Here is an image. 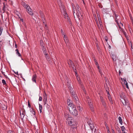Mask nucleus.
I'll return each mask as SVG.
<instances>
[{"instance_id": "obj_1", "label": "nucleus", "mask_w": 133, "mask_h": 133, "mask_svg": "<svg viewBox=\"0 0 133 133\" xmlns=\"http://www.w3.org/2000/svg\"><path fill=\"white\" fill-rule=\"evenodd\" d=\"M76 11H75V19L76 21H77V19L79 21L80 19L82 17L83 14L82 11L81 9L77 4H76Z\"/></svg>"}, {"instance_id": "obj_2", "label": "nucleus", "mask_w": 133, "mask_h": 133, "mask_svg": "<svg viewBox=\"0 0 133 133\" xmlns=\"http://www.w3.org/2000/svg\"><path fill=\"white\" fill-rule=\"evenodd\" d=\"M68 108L70 113L73 116H76L78 115V112L76 107L72 103L68 104Z\"/></svg>"}, {"instance_id": "obj_3", "label": "nucleus", "mask_w": 133, "mask_h": 133, "mask_svg": "<svg viewBox=\"0 0 133 133\" xmlns=\"http://www.w3.org/2000/svg\"><path fill=\"white\" fill-rule=\"evenodd\" d=\"M69 88L71 96L74 98L75 102L77 103L78 102L79 99L76 94L75 89H73L71 87H70V86H69Z\"/></svg>"}, {"instance_id": "obj_4", "label": "nucleus", "mask_w": 133, "mask_h": 133, "mask_svg": "<svg viewBox=\"0 0 133 133\" xmlns=\"http://www.w3.org/2000/svg\"><path fill=\"white\" fill-rule=\"evenodd\" d=\"M120 99L122 102L123 104L125 106L128 104V101L126 97L125 94L123 92H122L120 94Z\"/></svg>"}, {"instance_id": "obj_5", "label": "nucleus", "mask_w": 133, "mask_h": 133, "mask_svg": "<svg viewBox=\"0 0 133 133\" xmlns=\"http://www.w3.org/2000/svg\"><path fill=\"white\" fill-rule=\"evenodd\" d=\"M88 123L90 125L91 130L92 131L95 128V126L93 122L91 120H89L88 121Z\"/></svg>"}, {"instance_id": "obj_6", "label": "nucleus", "mask_w": 133, "mask_h": 133, "mask_svg": "<svg viewBox=\"0 0 133 133\" xmlns=\"http://www.w3.org/2000/svg\"><path fill=\"white\" fill-rule=\"evenodd\" d=\"M25 111L24 109H22L20 111V114L21 115V118L23 119L25 116Z\"/></svg>"}, {"instance_id": "obj_7", "label": "nucleus", "mask_w": 133, "mask_h": 133, "mask_svg": "<svg viewBox=\"0 0 133 133\" xmlns=\"http://www.w3.org/2000/svg\"><path fill=\"white\" fill-rule=\"evenodd\" d=\"M26 9V11L28 12V14L31 15H33V14L32 12V10L31 8L29 6L27 9Z\"/></svg>"}, {"instance_id": "obj_8", "label": "nucleus", "mask_w": 133, "mask_h": 133, "mask_svg": "<svg viewBox=\"0 0 133 133\" xmlns=\"http://www.w3.org/2000/svg\"><path fill=\"white\" fill-rule=\"evenodd\" d=\"M100 98L101 99V101L102 102V105H103L104 107H106V103L104 100V99L103 97L102 96H100Z\"/></svg>"}, {"instance_id": "obj_9", "label": "nucleus", "mask_w": 133, "mask_h": 133, "mask_svg": "<svg viewBox=\"0 0 133 133\" xmlns=\"http://www.w3.org/2000/svg\"><path fill=\"white\" fill-rule=\"evenodd\" d=\"M76 125L77 123L75 121V120H74V121H73L72 123H71V124L70 125V126H71V128L73 129H74L76 127Z\"/></svg>"}, {"instance_id": "obj_10", "label": "nucleus", "mask_w": 133, "mask_h": 133, "mask_svg": "<svg viewBox=\"0 0 133 133\" xmlns=\"http://www.w3.org/2000/svg\"><path fill=\"white\" fill-rule=\"evenodd\" d=\"M72 7L73 8V14L75 18V11H76V7H75L74 4H72Z\"/></svg>"}, {"instance_id": "obj_11", "label": "nucleus", "mask_w": 133, "mask_h": 133, "mask_svg": "<svg viewBox=\"0 0 133 133\" xmlns=\"http://www.w3.org/2000/svg\"><path fill=\"white\" fill-rule=\"evenodd\" d=\"M88 103L89 107L90 108V110L91 111L93 112L94 111V108L93 106H92V104L91 102L90 103L89 102Z\"/></svg>"}, {"instance_id": "obj_12", "label": "nucleus", "mask_w": 133, "mask_h": 133, "mask_svg": "<svg viewBox=\"0 0 133 133\" xmlns=\"http://www.w3.org/2000/svg\"><path fill=\"white\" fill-rule=\"evenodd\" d=\"M37 76L36 74L33 75L32 78V80L33 82H34L35 83H36V78Z\"/></svg>"}, {"instance_id": "obj_13", "label": "nucleus", "mask_w": 133, "mask_h": 133, "mask_svg": "<svg viewBox=\"0 0 133 133\" xmlns=\"http://www.w3.org/2000/svg\"><path fill=\"white\" fill-rule=\"evenodd\" d=\"M69 119H68L67 122H68L69 124L70 125L71 124V123H72L73 121H74V119L71 118H69Z\"/></svg>"}, {"instance_id": "obj_14", "label": "nucleus", "mask_w": 133, "mask_h": 133, "mask_svg": "<svg viewBox=\"0 0 133 133\" xmlns=\"http://www.w3.org/2000/svg\"><path fill=\"white\" fill-rule=\"evenodd\" d=\"M67 63L70 66H72L73 65H74L72 61L70 59L69 60H69H68Z\"/></svg>"}, {"instance_id": "obj_15", "label": "nucleus", "mask_w": 133, "mask_h": 133, "mask_svg": "<svg viewBox=\"0 0 133 133\" xmlns=\"http://www.w3.org/2000/svg\"><path fill=\"white\" fill-rule=\"evenodd\" d=\"M77 105V108L78 110H81V109H82V108L80 106V105L79 103H80L79 102V100H78V102L77 103H76Z\"/></svg>"}, {"instance_id": "obj_16", "label": "nucleus", "mask_w": 133, "mask_h": 133, "mask_svg": "<svg viewBox=\"0 0 133 133\" xmlns=\"http://www.w3.org/2000/svg\"><path fill=\"white\" fill-rule=\"evenodd\" d=\"M64 38L66 43V44L67 43H68L69 42V40L68 39L67 36H65V35H64Z\"/></svg>"}, {"instance_id": "obj_17", "label": "nucleus", "mask_w": 133, "mask_h": 133, "mask_svg": "<svg viewBox=\"0 0 133 133\" xmlns=\"http://www.w3.org/2000/svg\"><path fill=\"white\" fill-rule=\"evenodd\" d=\"M112 58L113 61H115L116 60V55L112 54Z\"/></svg>"}, {"instance_id": "obj_18", "label": "nucleus", "mask_w": 133, "mask_h": 133, "mask_svg": "<svg viewBox=\"0 0 133 133\" xmlns=\"http://www.w3.org/2000/svg\"><path fill=\"white\" fill-rule=\"evenodd\" d=\"M22 5L26 9H27L28 8L29 6H28L27 4H26L25 2H22Z\"/></svg>"}, {"instance_id": "obj_19", "label": "nucleus", "mask_w": 133, "mask_h": 133, "mask_svg": "<svg viewBox=\"0 0 133 133\" xmlns=\"http://www.w3.org/2000/svg\"><path fill=\"white\" fill-rule=\"evenodd\" d=\"M118 119L119 120V123L121 124L122 125L123 123V121L121 118V117L120 116H119L118 117Z\"/></svg>"}, {"instance_id": "obj_20", "label": "nucleus", "mask_w": 133, "mask_h": 133, "mask_svg": "<svg viewBox=\"0 0 133 133\" xmlns=\"http://www.w3.org/2000/svg\"><path fill=\"white\" fill-rule=\"evenodd\" d=\"M30 112L33 114L34 115H35V112L34 111V109L32 108H31V109H30Z\"/></svg>"}, {"instance_id": "obj_21", "label": "nucleus", "mask_w": 133, "mask_h": 133, "mask_svg": "<svg viewBox=\"0 0 133 133\" xmlns=\"http://www.w3.org/2000/svg\"><path fill=\"white\" fill-rule=\"evenodd\" d=\"M64 116L65 117V119H66V120L68 121V119H69V118H71L69 117V115H68L67 114H64Z\"/></svg>"}, {"instance_id": "obj_22", "label": "nucleus", "mask_w": 133, "mask_h": 133, "mask_svg": "<svg viewBox=\"0 0 133 133\" xmlns=\"http://www.w3.org/2000/svg\"><path fill=\"white\" fill-rule=\"evenodd\" d=\"M64 116L65 117V119H66V120L68 121V119H69V118H71L69 117V115H68L67 114H64Z\"/></svg>"}, {"instance_id": "obj_23", "label": "nucleus", "mask_w": 133, "mask_h": 133, "mask_svg": "<svg viewBox=\"0 0 133 133\" xmlns=\"http://www.w3.org/2000/svg\"><path fill=\"white\" fill-rule=\"evenodd\" d=\"M10 120L11 122H12L15 121L16 119L13 116H12L10 117Z\"/></svg>"}, {"instance_id": "obj_24", "label": "nucleus", "mask_w": 133, "mask_h": 133, "mask_svg": "<svg viewBox=\"0 0 133 133\" xmlns=\"http://www.w3.org/2000/svg\"><path fill=\"white\" fill-rule=\"evenodd\" d=\"M108 98L110 101V102L112 104L113 103V101L112 99V98H111L110 96H108Z\"/></svg>"}, {"instance_id": "obj_25", "label": "nucleus", "mask_w": 133, "mask_h": 133, "mask_svg": "<svg viewBox=\"0 0 133 133\" xmlns=\"http://www.w3.org/2000/svg\"><path fill=\"white\" fill-rule=\"evenodd\" d=\"M39 110L40 111V112L41 113L42 112V105H41L40 104H39Z\"/></svg>"}, {"instance_id": "obj_26", "label": "nucleus", "mask_w": 133, "mask_h": 133, "mask_svg": "<svg viewBox=\"0 0 133 133\" xmlns=\"http://www.w3.org/2000/svg\"><path fill=\"white\" fill-rule=\"evenodd\" d=\"M15 51L16 52V54H17L19 56L21 57V55L19 52L18 50V49H16Z\"/></svg>"}, {"instance_id": "obj_27", "label": "nucleus", "mask_w": 133, "mask_h": 133, "mask_svg": "<svg viewBox=\"0 0 133 133\" xmlns=\"http://www.w3.org/2000/svg\"><path fill=\"white\" fill-rule=\"evenodd\" d=\"M74 67H75L74 65H73L72 66V69H73L74 72H75L76 74H77V73L76 72L77 70L76 69L74 68Z\"/></svg>"}, {"instance_id": "obj_28", "label": "nucleus", "mask_w": 133, "mask_h": 133, "mask_svg": "<svg viewBox=\"0 0 133 133\" xmlns=\"http://www.w3.org/2000/svg\"><path fill=\"white\" fill-rule=\"evenodd\" d=\"M45 22L46 21L43 22V25H44L45 26V29H46L47 30L48 29V27L47 26V24L45 23Z\"/></svg>"}, {"instance_id": "obj_29", "label": "nucleus", "mask_w": 133, "mask_h": 133, "mask_svg": "<svg viewBox=\"0 0 133 133\" xmlns=\"http://www.w3.org/2000/svg\"><path fill=\"white\" fill-rule=\"evenodd\" d=\"M44 44L43 42V41L41 40L40 41V45L42 46H44Z\"/></svg>"}, {"instance_id": "obj_30", "label": "nucleus", "mask_w": 133, "mask_h": 133, "mask_svg": "<svg viewBox=\"0 0 133 133\" xmlns=\"http://www.w3.org/2000/svg\"><path fill=\"white\" fill-rule=\"evenodd\" d=\"M121 79L122 81H123L124 84H126V83H127L125 79H124V78L123 79L121 78Z\"/></svg>"}, {"instance_id": "obj_31", "label": "nucleus", "mask_w": 133, "mask_h": 133, "mask_svg": "<svg viewBox=\"0 0 133 133\" xmlns=\"http://www.w3.org/2000/svg\"><path fill=\"white\" fill-rule=\"evenodd\" d=\"M121 130L123 132H124V131L125 130V128L124 126H122L121 127Z\"/></svg>"}, {"instance_id": "obj_32", "label": "nucleus", "mask_w": 133, "mask_h": 133, "mask_svg": "<svg viewBox=\"0 0 133 133\" xmlns=\"http://www.w3.org/2000/svg\"><path fill=\"white\" fill-rule=\"evenodd\" d=\"M42 49L43 50V51H46V50L45 47L44 46H42Z\"/></svg>"}, {"instance_id": "obj_33", "label": "nucleus", "mask_w": 133, "mask_h": 133, "mask_svg": "<svg viewBox=\"0 0 133 133\" xmlns=\"http://www.w3.org/2000/svg\"><path fill=\"white\" fill-rule=\"evenodd\" d=\"M40 14L41 17H44V15L42 13V11H40Z\"/></svg>"}, {"instance_id": "obj_34", "label": "nucleus", "mask_w": 133, "mask_h": 133, "mask_svg": "<svg viewBox=\"0 0 133 133\" xmlns=\"http://www.w3.org/2000/svg\"><path fill=\"white\" fill-rule=\"evenodd\" d=\"M45 58L48 61H49L50 60V58L49 55L46 56Z\"/></svg>"}, {"instance_id": "obj_35", "label": "nucleus", "mask_w": 133, "mask_h": 133, "mask_svg": "<svg viewBox=\"0 0 133 133\" xmlns=\"http://www.w3.org/2000/svg\"><path fill=\"white\" fill-rule=\"evenodd\" d=\"M3 30V28L2 27L0 28V36L1 35Z\"/></svg>"}, {"instance_id": "obj_36", "label": "nucleus", "mask_w": 133, "mask_h": 133, "mask_svg": "<svg viewBox=\"0 0 133 133\" xmlns=\"http://www.w3.org/2000/svg\"><path fill=\"white\" fill-rule=\"evenodd\" d=\"M2 83L3 85L6 84V82L5 80L4 79L2 80Z\"/></svg>"}, {"instance_id": "obj_37", "label": "nucleus", "mask_w": 133, "mask_h": 133, "mask_svg": "<svg viewBox=\"0 0 133 133\" xmlns=\"http://www.w3.org/2000/svg\"><path fill=\"white\" fill-rule=\"evenodd\" d=\"M2 108L3 110H5L7 109V107L4 105L2 107Z\"/></svg>"}, {"instance_id": "obj_38", "label": "nucleus", "mask_w": 133, "mask_h": 133, "mask_svg": "<svg viewBox=\"0 0 133 133\" xmlns=\"http://www.w3.org/2000/svg\"><path fill=\"white\" fill-rule=\"evenodd\" d=\"M41 18L42 19V21H43V22L46 21L44 17H41Z\"/></svg>"}, {"instance_id": "obj_39", "label": "nucleus", "mask_w": 133, "mask_h": 133, "mask_svg": "<svg viewBox=\"0 0 133 133\" xmlns=\"http://www.w3.org/2000/svg\"><path fill=\"white\" fill-rule=\"evenodd\" d=\"M94 61L95 63V64L96 65H97L98 64L97 60L96 59H94Z\"/></svg>"}, {"instance_id": "obj_40", "label": "nucleus", "mask_w": 133, "mask_h": 133, "mask_svg": "<svg viewBox=\"0 0 133 133\" xmlns=\"http://www.w3.org/2000/svg\"><path fill=\"white\" fill-rule=\"evenodd\" d=\"M98 6L100 8H102L103 7V6L102 5L99 4H98Z\"/></svg>"}, {"instance_id": "obj_41", "label": "nucleus", "mask_w": 133, "mask_h": 133, "mask_svg": "<svg viewBox=\"0 0 133 133\" xmlns=\"http://www.w3.org/2000/svg\"><path fill=\"white\" fill-rule=\"evenodd\" d=\"M6 9V6L5 5H4L3 6V11H5Z\"/></svg>"}, {"instance_id": "obj_42", "label": "nucleus", "mask_w": 133, "mask_h": 133, "mask_svg": "<svg viewBox=\"0 0 133 133\" xmlns=\"http://www.w3.org/2000/svg\"><path fill=\"white\" fill-rule=\"evenodd\" d=\"M9 133H15V132L13 131L9 130Z\"/></svg>"}, {"instance_id": "obj_43", "label": "nucleus", "mask_w": 133, "mask_h": 133, "mask_svg": "<svg viewBox=\"0 0 133 133\" xmlns=\"http://www.w3.org/2000/svg\"><path fill=\"white\" fill-rule=\"evenodd\" d=\"M28 107H29L30 108H31V105L29 101H28Z\"/></svg>"}, {"instance_id": "obj_44", "label": "nucleus", "mask_w": 133, "mask_h": 133, "mask_svg": "<svg viewBox=\"0 0 133 133\" xmlns=\"http://www.w3.org/2000/svg\"><path fill=\"white\" fill-rule=\"evenodd\" d=\"M42 97L41 96H40L39 97V101H41L42 100Z\"/></svg>"}, {"instance_id": "obj_45", "label": "nucleus", "mask_w": 133, "mask_h": 133, "mask_svg": "<svg viewBox=\"0 0 133 133\" xmlns=\"http://www.w3.org/2000/svg\"><path fill=\"white\" fill-rule=\"evenodd\" d=\"M97 17L98 19H100L101 18L100 15L99 14H98L97 13Z\"/></svg>"}, {"instance_id": "obj_46", "label": "nucleus", "mask_w": 133, "mask_h": 133, "mask_svg": "<svg viewBox=\"0 0 133 133\" xmlns=\"http://www.w3.org/2000/svg\"><path fill=\"white\" fill-rule=\"evenodd\" d=\"M61 33L62 34V35H63L64 36V35H65L64 34V32L63 31V30L62 29L61 30Z\"/></svg>"}, {"instance_id": "obj_47", "label": "nucleus", "mask_w": 133, "mask_h": 133, "mask_svg": "<svg viewBox=\"0 0 133 133\" xmlns=\"http://www.w3.org/2000/svg\"><path fill=\"white\" fill-rule=\"evenodd\" d=\"M125 85H126V87L128 89H129V87L128 85V83H126Z\"/></svg>"}, {"instance_id": "obj_48", "label": "nucleus", "mask_w": 133, "mask_h": 133, "mask_svg": "<svg viewBox=\"0 0 133 133\" xmlns=\"http://www.w3.org/2000/svg\"><path fill=\"white\" fill-rule=\"evenodd\" d=\"M105 41H107L108 40V38L107 36H106L105 37Z\"/></svg>"}, {"instance_id": "obj_49", "label": "nucleus", "mask_w": 133, "mask_h": 133, "mask_svg": "<svg viewBox=\"0 0 133 133\" xmlns=\"http://www.w3.org/2000/svg\"><path fill=\"white\" fill-rule=\"evenodd\" d=\"M121 71H122V70L120 69L119 70V75H121Z\"/></svg>"}, {"instance_id": "obj_50", "label": "nucleus", "mask_w": 133, "mask_h": 133, "mask_svg": "<svg viewBox=\"0 0 133 133\" xmlns=\"http://www.w3.org/2000/svg\"><path fill=\"white\" fill-rule=\"evenodd\" d=\"M98 19L99 22H102V21L101 18L100 19Z\"/></svg>"}, {"instance_id": "obj_51", "label": "nucleus", "mask_w": 133, "mask_h": 133, "mask_svg": "<svg viewBox=\"0 0 133 133\" xmlns=\"http://www.w3.org/2000/svg\"><path fill=\"white\" fill-rule=\"evenodd\" d=\"M67 102H68L69 103V104L70 103V102H71L70 100L69 99L67 100Z\"/></svg>"}, {"instance_id": "obj_52", "label": "nucleus", "mask_w": 133, "mask_h": 133, "mask_svg": "<svg viewBox=\"0 0 133 133\" xmlns=\"http://www.w3.org/2000/svg\"><path fill=\"white\" fill-rule=\"evenodd\" d=\"M97 68H98V70H100V69H99V65L98 64V65H97Z\"/></svg>"}, {"instance_id": "obj_53", "label": "nucleus", "mask_w": 133, "mask_h": 133, "mask_svg": "<svg viewBox=\"0 0 133 133\" xmlns=\"http://www.w3.org/2000/svg\"><path fill=\"white\" fill-rule=\"evenodd\" d=\"M14 73H15V74H16L17 75H18V72H14Z\"/></svg>"}, {"instance_id": "obj_54", "label": "nucleus", "mask_w": 133, "mask_h": 133, "mask_svg": "<svg viewBox=\"0 0 133 133\" xmlns=\"http://www.w3.org/2000/svg\"><path fill=\"white\" fill-rule=\"evenodd\" d=\"M119 130L118 131V133H121V131L120 130V129L119 128H118Z\"/></svg>"}, {"instance_id": "obj_55", "label": "nucleus", "mask_w": 133, "mask_h": 133, "mask_svg": "<svg viewBox=\"0 0 133 133\" xmlns=\"http://www.w3.org/2000/svg\"><path fill=\"white\" fill-rule=\"evenodd\" d=\"M46 101H47V98L46 99H45V101L44 102V105L46 104Z\"/></svg>"}, {"instance_id": "obj_56", "label": "nucleus", "mask_w": 133, "mask_h": 133, "mask_svg": "<svg viewBox=\"0 0 133 133\" xmlns=\"http://www.w3.org/2000/svg\"><path fill=\"white\" fill-rule=\"evenodd\" d=\"M9 3L11 5H12L13 3L12 1H11L10 3Z\"/></svg>"}, {"instance_id": "obj_57", "label": "nucleus", "mask_w": 133, "mask_h": 133, "mask_svg": "<svg viewBox=\"0 0 133 133\" xmlns=\"http://www.w3.org/2000/svg\"><path fill=\"white\" fill-rule=\"evenodd\" d=\"M11 99H10V101H11V100H12V101H13V97H12V96H11Z\"/></svg>"}, {"instance_id": "obj_58", "label": "nucleus", "mask_w": 133, "mask_h": 133, "mask_svg": "<svg viewBox=\"0 0 133 133\" xmlns=\"http://www.w3.org/2000/svg\"><path fill=\"white\" fill-rule=\"evenodd\" d=\"M108 48L109 49H111V47L110 45H109L108 46Z\"/></svg>"}, {"instance_id": "obj_59", "label": "nucleus", "mask_w": 133, "mask_h": 133, "mask_svg": "<svg viewBox=\"0 0 133 133\" xmlns=\"http://www.w3.org/2000/svg\"><path fill=\"white\" fill-rule=\"evenodd\" d=\"M15 47L16 48H17V46L16 44H15Z\"/></svg>"}, {"instance_id": "obj_60", "label": "nucleus", "mask_w": 133, "mask_h": 133, "mask_svg": "<svg viewBox=\"0 0 133 133\" xmlns=\"http://www.w3.org/2000/svg\"><path fill=\"white\" fill-rule=\"evenodd\" d=\"M43 53L44 54H46L47 53H46V52H47L46 50V51H43Z\"/></svg>"}, {"instance_id": "obj_61", "label": "nucleus", "mask_w": 133, "mask_h": 133, "mask_svg": "<svg viewBox=\"0 0 133 133\" xmlns=\"http://www.w3.org/2000/svg\"><path fill=\"white\" fill-rule=\"evenodd\" d=\"M99 24H100V26H101V25H102V22H99Z\"/></svg>"}, {"instance_id": "obj_62", "label": "nucleus", "mask_w": 133, "mask_h": 133, "mask_svg": "<svg viewBox=\"0 0 133 133\" xmlns=\"http://www.w3.org/2000/svg\"><path fill=\"white\" fill-rule=\"evenodd\" d=\"M44 55L46 56H48V54L47 53H46V54H44Z\"/></svg>"}, {"instance_id": "obj_63", "label": "nucleus", "mask_w": 133, "mask_h": 133, "mask_svg": "<svg viewBox=\"0 0 133 133\" xmlns=\"http://www.w3.org/2000/svg\"><path fill=\"white\" fill-rule=\"evenodd\" d=\"M120 24L122 26H123V24L122 23H120Z\"/></svg>"}, {"instance_id": "obj_64", "label": "nucleus", "mask_w": 133, "mask_h": 133, "mask_svg": "<svg viewBox=\"0 0 133 133\" xmlns=\"http://www.w3.org/2000/svg\"><path fill=\"white\" fill-rule=\"evenodd\" d=\"M99 73L101 74V73L102 72L101 71V70L100 69L99 70Z\"/></svg>"}]
</instances>
